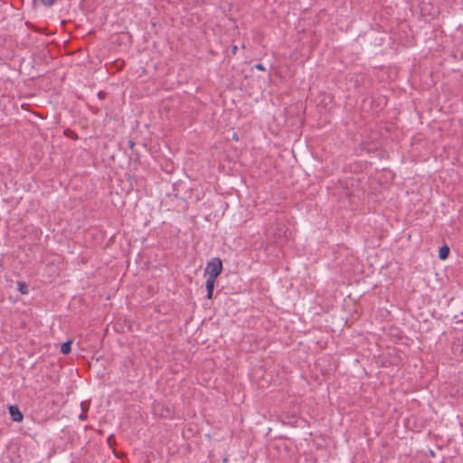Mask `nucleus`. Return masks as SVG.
Returning a JSON list of instances; mask_svg holds the SVG:
<instances>
[{
    "instance_id": "obj_1",
    "label": "nucleus",
    "mask_w": 463,
    "mask_h": 463,
    "mask_svg": "<svg viewBox=\"0 0 463 463\" xmlns=\"http://www.w3.org/2000/svg\"><path fill=\"white\" fill-rule=\"evenodd\" d=\"M223 269L222 261L220 258L215 257L212 258L206 264L204 269V275L207 276V279H215L222 273Z\"/></svg>"
},
{
    "instance_id": "obj_2",
    "label": "nucleus",
    "mask_w": 463,
    "mask_h": 463,
    "mask_svg": "<svg viewBox=\"0 0 463 463\" xmlns=\"http://www.w3.org/2000/svg\"><path fill=\"white\" fill-rule=\"evenodd\" d=\"M154 411L156 413H158L160 415V417L165 418V419H172L174 416L173 410L169 406L165 405V404H160V403L156 404L154 407Z\"/></svg>"
},
{
    "instance_id": "obj_3",
    "label": "nucleus",
    "mask_w": 463,
    "mask_h": 463,
    "mask_svg": "<svg viewBox=\"0 0 463 463\" xmlns=\"http://www.w3.org/2000/svg\"><path fill=\"white\" fill-rule=\"evenodd\" d=\"M10 418L14 422H21L24 420V415L19 410L17 405H10L8 408Z\"/></svg>"
},
{
    "instance_id": "obj_4",
    "label": "nucleus",
    "mask_w": 463,
    "mask_h": 463,
    "mask_svg": "<svg viewBox=\"0 0 463 463\" xmlns=\"http://www.w3.org/2000/svg\"><path fill=\"white\" fill-rule=\"evenodd\" d=\"M214 287H215V279H206L205 288H206V298L208 299L213 298Z\"/></svg>"
},
{
    "instance_id": "obj_5",
    "label": "nucleus",
    "mask_w": 463,
    "mask_h": 463,
    "mask_svg": "<svg viewBox=\"0 0 463 463\" xmlns=\"http://www.w3.org/2000/svg\"><path fill=\"white\" fill-rule=\"evenodd\" d=\"M450 249L447 244L442 245L439 250V258L441 260H445L449 258Z\"/></svg>"
},
{
    "instance_id": "obj_6",
    "label": "nucleus",
    "mask_w": 463,
    "mask_h": 463,
    "mask_svg": "<svg viewBox=\"0 0 463 463\" xmlns=\"http://www.w3.org/2000/svg\"><path fill=\"white\" fill-rule=\"evenodd\" d=\"M71 344L72 340H67L63 342L61 345V353L63 354H68L71 351Z\"/></svg>"
},
{
    "instance_id": "obj_7",
    "label": "nucleus",
    "mask_w": 463,
    "mask_h": 463,
    "mask_svg": "<svg viewBox=\"0 0 463 463\" xmlns=\"http://www.w3.org/2000/svg\"><path fill=\"white\" fill-rule=\"evenodd\" d=\"M18 290L19 292L22 294V295H26L28 294L29 290H28V285L24 282V281H19L18 282Z\"/></svg>"
},
{
    "instance_id": "obj_8",
    "label": "nucleus",
    "mask_w": 463,
    "mask_h": 463,
    "mask_svg": "<svg viewBox=\"0 0 463 463\" xmlns=\"http://www.w3.org/2000/svg\"><path fill=\"white\" fill-rule=\"evenodd\" d=\"M38 0H33V5L36 4ZM42 5H44V6H47V7H51L54 5L55 3V0H40Z\"/></svg>"
},
{
    "instance_id": "obj_9",
    "label": "nucleus",
    "mask_w": 463,
    "mask_h": 463,
    "mask_svg": "<svg viewBox=\"0 0 463 463\" xmlns=\"http://www.w3.org/2000/svg\"><path fill=\"white\" fill-rule=\"evenodd\" d=\"M63 133L66 137H68L71 139H74V140L78 139V135L70 129H65Z\"/></svg>"
},
{
    "instance_id": "obj_10",
    "label": "nucleus",
    "mask_w": 463,
    "mask_h": 463,
    "mask_svg": "<svg viewBox=\"0 0 463 463\" xmlns=\"http://www.w3.org/2000/svg\"><path fill=\"white\" fill-rule=\"evenodd\" d=\"M128 147L131 149V151H132L133 153H136V152H135V146H136V142H135L133 139H128Z\"/></svg>"
},
{
    "instance_id": "obj_11",
    "label": "nucleus",
    "mask_w": 463,
    "mask_h": 463,
    "mask_svg": "<svg viewBox=\"0 0 463 463\" xmlns=\"http://www.w3.org/2000/svg\"><path fill=\"white\" fill-rule=\"evenodd\" d=\"M108 444L109 447H112L115 443V436L113 434H110L109 437H108V440H107Z\"/></svg>"
},
{
    "instance_id": "obj_12",
    "label": "nucleus",
    "mask_w": 463,
    "mask_h": 463,
    "mask_svg": "<svg viewBox=\"0 0 463 463\" xmlns=\"http://www.w3.org/2000/svg\"><path fill=\"white\" fill-rule=\"evenodd\" d=\"M21 461H22V458L19 455L14 457V458H10V459H9L10 463H21Z\"/></svg>"
},
{
    "instance_id": "obj_13",
    "label": "nucleus",
    "mask_w": 463,
    "mask_h": 463,
    "mask_svg": "<svg viewBox=\"0 0 463 463\" xmlns=\"http://www.w3.org/2000/svg\"><path fill=\"white\" fill-rule=\"evenodd\" d=\"M97 96H98V98L99 99H104L106 98V96H107V93L105 91H103V90H99L98 92Z\"/></svg>"
},
{
    "instance_id": "obj_14",
    "label": "nucleus",
    "mask_w": 463,
    "mask_h": 463,
    "mask_svg": "<svg viewBox=\"0 0 463 463\" xmlns=\"http://www.w3.org/2000/svg\"><path fill=\"white\" fill-rule=\"evenodd\" d=\"M254 67L260 71H266L265 66L262 63H257V64H255Z\"/></svg>"
},
{
    "instance_id": "obj_15",
    "label": "nucleus",
    "mask_w": 463,
    "mask_h": 463,
    "mask_svg": "<svg viewBox=\"0 0 463 463\" xmlns=\"http://www.w3.org/2000/svg\"><path fill=\"white\" fill-rule=\"evenodd\" d=\"M237 50H238V47L236 45H232V54H236Z\"/></svg>"
},
{
    "instance_id": "obj_16",
    "label": "nucleus",
    "mask_w": 463,
    "mask_h": 463,
    "mask_svg": "<svg viewBox=\"0 0 463 463\" xmlns=\"http://www.w3.org/2000/svg\"><path fill=\"white\" fill-rule=\"evenodd\" d=\"M79 419L81 420H85L87 419V416L84 414V413H81L80 416H79Z\"/></svg>"
},
{
    "instance_id": "obj_17",
    "label": "nucleus",
    "mask_w": 463,
    "mask_h": 463,
    "mask_svg": "<svg viewBox=\"0 0 463 463\" xmlns=\"http://www.w3.org/2000/svg\"><path fill=\"white\" fill-rule=\"evenodd\" d=\"M99 112V109H93V113L97 114Z\"/></svg>"
},
{
    "instance_id": "obj_18",
    "label": "nucleus",
    "mask_w": 463,
    "mask_h": 463,
    "mask_svg": "<svg viewBox=\"0 0 463 463\" xmlns=\"http://www.w3.org/2000/svg\"><path fill=\"white\" fill-rule=\"evenodd\" d=\"M80 406H81V410H82V411H84L85 407H83V402H81Z\"/></svg>"
}]
</instances>
